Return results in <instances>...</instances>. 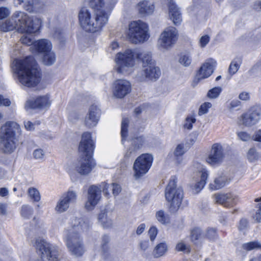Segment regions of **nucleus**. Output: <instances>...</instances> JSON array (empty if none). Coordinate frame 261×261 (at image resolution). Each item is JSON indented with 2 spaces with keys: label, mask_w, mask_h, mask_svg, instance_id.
I'll list each match as a JSON object with an SVG mask.
<instances>
[{
  "label": "nucleus",
  "mask_w": 261,
  "mask_h": 261,
  "mask_svg": "<svg viewBox=\"0 0 261 261\" xmlns=\"http://www.w3.org/2000/svg\"><path fill=\"white\" fill-rule=\"evenodd\" d=\"M13 69L17 74L19 82L24 86L35 87L41 81L40 70L32 56L24 59L14 60Z\"/></svg>",
  "instance_id": "f257e3e1"
},
{
  "label": "nucleus",
  "mask_w": 261,
  "mask_h": 261,
  "mask_svg": "<svg viewBox=\"0 0 261 261\" xmlns=\"http://www.w3.org/2000/svg\"><path fill=\"white\" fill-rule=\"evenodd\" d=\"M41 24L39 18H32L23 12L16 11L9 19L0 23V31L8 32L17 29L20 33L32 34L39 30Z\"/></svg>",
  "instance_id": "f03ea898"
},
{
  "label": "nucleus",
  "mask_w": 261,
  "mask_h": 261,
  "mask_svg": "<svg viewBox=\"0 0 261 261\" xmlns=\"http://www.w3.org/2000/svg\"><path fill=\"white\" fill-rule=\"evenodd\" d=\"M91 134L84 133L82 136L79 149L81 153L80 160L74 164V169L81 175H87L95 166L92 158L94 145Z\"/></svg>",
  "instance_id": "7ed1b4c3"
},
{
  "label": "nucleus",
  "mask_w": 261,
  "mask_h": 261,
  "mask_svg": "<svg viewBox=\"0 0 261 261\" xmlns=\"http://www.w3.org/2000/svg\"><path fill=\"white\" fill-rule=\"evenodd\" d=\"M72 223H73L72 227L65 231L66 245L72 255L81 256L84 254L85 249L82 240L77 232L87 231L89 227V225L77 218H74Z\"/></svg>",
  "instance_id": "20e7f679"
},
{
  "label": "nucleus",
  "mask_w": 261,
  "mask_h": 261,
  "mask_svg": "<svg viewBox=\"0 0 261 261\" xmlns=\"http://www.w3.org/2000/svg\"><path fill=\"white\" fill-rule=\"evenodd\" d=\"M108 14L101 11L92 13L87 7L79 11L78 19L81 27L86 32L95 33L100 31L108 20Z\"/></svg>",
  "instance_id": "39448f33"
},
{
  "label": "nucleus",
  "mask_w": 261,
  "mask_h": 261,
  "mask_svg": "<svg viewBox=\"0 0 261 261\" xmlns=\"http://www.w3.org/2000/svg\"><path fill=\"white\" fill-rule=\"evenodd\" d=\"M21 134L20 126L15 122L8 121L2 126L0 145L5 153H11L15 151Z\"/></svg>",
  "instance_id": "423d86ee"
},
{
  "label": "nucleus",
  "mask_w": 261,
  "mask_h": 261,
  "mask_svg": "<svg viewBox=\"0 0 261 261\" xmlns=\"http://www.w3.org/2000/svg\"><path fill=\"white\" fill-rule=\"evenodd\" d=\"M138 56L137 49H127L117 53L115 58V70L125 75L130 74L134 71L135 59Z\"/></svg>",
  "instance_id": "0eeeda50"
},
{
  "label": "nucleus",
  "mask_w": 261,
  "mask_h": 261,
  "mask_svg": "<svg viewBox=\"0 0 261 261\" xmlns=\"http://www.w3.org/2000/svg\"><path fill=\"white\" fill-rule=\"evenodd\" d=\"M165 197L170 203V208L172 211H177L180 207L183 197L184 192L180 187L176 186V179L172 177L165 190Z\"/></svg>",
  "instance_id": "6e6552de"
},
{
  "label": "nucleus",
  "mask_w": 261,
  "mask_h": 261,
  "mask_svg": "<svg viewBox=\"0 0 261 261\" xmlns=\"http://www.w3.org/2000/svg\"><path fill=\"white\" fill-rule=\"evenodd\" d=\"M148 26L141 20L134 21L129 24L127 37L133 43L143 42L148 38Z\"/></svg>",
  "instance_id": "1a4fd4ad"
},
{
  "label": "nucleus",
  "mask_w": 261,
  "mask_h": 261,
  "mask_svg": "<svg viewBox=\"0 0 261 261\" xmlns=\"http://www.w3.org/2000/svg\"><path fill=\"white\" fill-rule=\"evenodd\" d=\"M41 258H46L48 261H58V248L41 238H37L32 242Z\"/></svg>",
  "instance_id": "9d476101"
},
{
  "label": "nucleus",
  "mask_w": 261,
  "mask_h": 261,
  "mask_svg": "<svg viewBox=\"0 0 261 261\" xmlns=\"http://www.w3.org/2000/svg\"><path fill=\"white\" fill-rule=\"evenodd\" d=\"M109 185L106 182H102L98 186H91L88 190L87 201L85 204V207L88 210H92L97 204L101 198V191L108 197L110 196L108 191Z\"/></svg>",
  "instance_id": "9b49d317"
},
{
  "label": "nucleus",
  "mask_w": 261,
  "mask_h": 261,
  "mask_svg": "<svg viewBox=\"0 0 261 261\" xmlns=\"http://www.w3.org/2000/svg\"><path fill=\"white\" fill-rule=\"evenodd\" d=\"M152 161V156L148 153L142 154L137 158L133 166L134 176L136 179L139 178L148 172Z\"/></svg>",
  "instance_id": "f8f14e48"
},
{
  "label": "nucleus",
  "mask_w": 261,
  "mask_h": 261,
  "mask_svg": "<svg viewBox=\"0 0 261 261\" xmlns=\"http://www.w3.org/2000/svg\"><path fill=\"white\" fill-rule=\"evenodd\" d=\"M261 118V106H255L239 118L240 124L250 127L256 124Z\"/></svg>",
  "instance_id": "ddd939ff"
},
{
  "label": "nucleus",
  "mask_w": 261,
  "mask_h": 261,
  "mask_svg": "<svg viewBox=\"0 0 261 261\" xmlns=\"http://www.w3.org/2000/svg\"><path fill=\"white\" fill-rule=\"evenodd\" d=\"M178 36V31L175 27L171 26L167 27L160 36L159 44L163 48L168 49L175 43Z\"/></svg>",
  "instance_id": "4468645a"
},
{
  "label": "nucleus",
  "mask_w": 261,
  "mask_h": 261,
  "mask_svg": "<svg viewBox=\"0 0 261 261\" xmlns=\"http://www.w3.org/2000/svg\"><path fill=\"white\" fill-rule=\"evenodd\" d=\"M76 199V192L69 189L61 195L55 207V210L60 213L66 211L69 207L70 204L75 202Z\"/></svg>",
  "instance_id": "2eb2a0df"
},
{
  "label": "nucleus",
  "mask_w": 261,
  "mask_h": 261,
  "mask_svg": "<svg viewBox=\"0 0 261 261\" xmlns=\"http://www.w3.org/2000/svg\"><path fill=\"white\" fill-rule=\"evenodd\" d=\"M224 157V150L222 145L217 143L212 146L206 162L211 166H217L222 163Z\"/></svg>",
  "instance_id": "dca6fc26"
},
{
  "label": "nucleus",
  "mask_w": 261,
  "mask_h": 261,
  "mask_svg": "<svg viewBox=\"0 0 261 261\" xmlns=\"http://www.w3.org/2000/svg\"><path fill=\"white\" fill-rule=\"evenodd\" d=\"M131 84L126 80H117L113 84V95L116 98H123L129 94L131 92Z\"/></svg>",
  "instance_id": "f3484780"
},
{
  "label": "nucleus",
  "mask_w": 261,
  "mask_h": 261,
  "mask_svg": "<svg viewBox=\"0 0 261 261\" xmlns=\"http://www.w3.org/2000/svg\"><path fill=\"white\" fill-rule=\"evenodd\" d=\"M142 68L141 75L138 74V80L140 82L147 80L155 81L160 76V69L155 64L151 63L150 65L145 66Z\"/></svg>",
  "instance_id": "a211bd4d"
},
{
  "label": "nucleus",
  "mask_w": 261,
  "mask_h": 261,
  "mask_svg": "<svg viewBox=\"0 0 261 261\" xmlns=\"http://www.w3.org/2000/svg\"><path fill=\"white\" fill-rule=\"evenodd\" d=\"M100 114L99 108L96 105H91L84 119L85 125L89 128L95 126L99 120Z\"/></svg>",
  "instance_id": "6ab92c4d"
},
{
  "label": "nucleus",
  "mask_w": 261,
  "mask_h": 261,
  "mask_svg": "<svg viewBox=\"0 0 261 261\" xmlns=\"http://www.w3.org/2000/svg\"><path fill=\"white\" fill-rule=\"evenodd\" d=\"M51 103L48 95L40 96L35 100H28L25 104V107L31 109H44L48 108Z\"/></svg>",
  "instance_id": "aec40b11"
},
{
  "label": "nucleus",
  "mask_w": 261,
  "mask_h": 261,
  "mask_svg": "<svg viewBox=\"0 0 261 261\" xmlns=\"http://www.w3.org/2000/svg\"><path fill=\"white\" fill-rule=\"evenodd\" d=\"M216 61L210 59L203 64L196 75L198 80L209 77L213 72L214 67L216 65Z\"/></svg>",
  "instance_id": "412c9836"
},
{
  "label": "nucleus",
  "mask_w": 261,
  "mask_h": 261,
  "mask_svg": "<svg viewBox=\"0 0 261 261\" xmlns=\"http://www.w3.org/2000/svg\"><path fill=\"white\" fill-rule=\"evenodd\" d=\"M169 14L175 25L179 24L182 20L179 9L177 7L173 0H170L168 3Z\"/></svg>",
  "instance_id": "4be33fe9"
},
{
  "label": "nucleus",
  "mask_w": 261,
  "mask_h": 261,
  "mask_svg": "<svg viewBox=\"0 0 261 261\" xmlns=\"http://www.w3.org/2000/svg\"><path fill=\"white\" fill-rule=\"evenodd\" d=\"M23 3V8L29 12L37 11L41 7V4L38 0H17V5H21Z\"/></svg>",
  "instance_id": "5701e85b"
},
{
  "label": "nucleus",
  "mask_w": 261,
  "mask_h": 261,
  "mask_svg": "<svg viewBox=\"0 0 261 261\" xmlns=\"http://www.w3.org/2000/svg\"><path fill=\"white\" fill-rule=\"evenodd\" d=\"M137 8L140 15L146 16L153 13L154 7L148 1H143L138 4Z\"/></svg>",
  "instance_id": "b1692460"
},
{
  "label": "nucleus",
  "mask_w": 261,
  "mask_h": 261,
  "mask_svg": "<svg viewBox=\"0 0 261 261\" xmlns=\"http://www.w3.org/2000/svg\"><path fill=\"white\" fill-rule=\"evenodd\" d=\"M34 46L38 52L47 53L51 50L52 45L50 41L42 39L34 43Z\"/></svg>",
  "instance_id": "393cba45"
},
{
  "label": "nucleus",
  "mask_w": 261,
  "mask_h": 261,
  "mask_svg": "<svg viewBox=\"0 0 261 261\" xmlns=\"http://www.w3.org/2000/svg\"><path fill=\"white\" fill-rule=\"evenodd\" d=\"M228 182L227 177L224 175H221L216 177L213 182L209 185V188L212 190H219L223 187Z\"/></svg>",
  "instance_id": "a878e982"
},
{
  "label": "nucleus",
  "mask_w": 261,
  "mask_h": 261,
  "mask_svg": "<svg viewBox=\"0 0 261 261\" xmlns=\"http://www.w3.org/2000/svg\"><path fill=\"white\" fill-rule=\"evenodd\" d=\"M137 54L139 56H137V59H140L142 62V68L145 66L150 65V64H155L154 60H152L151 54L149 51L141 52L137 50Z\"/></svg>",
  "instance_id": "bb28decb"
},
{
  "label": "nucleus",
  "mask_w": 261,
  "mask_h": 261,
  "mask_svg": "<svg viewBox=\"0 0 261 261\" xmlns=\"http://www.w3.org/2000/svg\"><path fill=\"white\" fill-rule=\"evenodd\" d=\"M208 176V171L205 169H202L200 172V180L197 182L194 187V190L195 193L199 192L204 187L206 183V180Z\"/></svg>",
  "instance_id": "cd10ccee"
},
{
  "label": "nucleus",
  "mask_w": 261,
  "mask_h": 261,
  "mask_svg": "<svg viewBox=\"0 0 261 261\" xmlns=\"http://www.w3.org/2000/svg\"><path fill=\"white\" fill-rule=\"evenodd\" d=\"M168 247L165 243H160L154 248L152 254L155 258L163 256L167 251Z\"/></svg>",
  "instance_id": "c85d7f7f"
},
{
  "label": "nucleus",
  "mask_w": 261,
  "mask_h": 261,
  "mask_svg": "<svg viewBox=\"0 0 261 261\" xmlns=\"http://www.w3.org/2000/svg\"><path fill=\"white\" fill-rule=\"evenodd\" d=\"M204 236L202 230L198 227H195L191 230L190 239L192 242L197 243L198 241H201Z\"/></svg>",
  "instance_id": "c756f323"
},
{
  "label": "nucleus",
  "mask_w": 261,
  "mask_h": 261,
  "mask_svg": "<svg viewBox=\"0 0 261 261\" xmlns=\"http://www.w3.org/2000/svg\"><path fill=\"white\" fill-rule=\"evenodd\" d=\"M89 5L95 12H106L104 10V0H88Z\"/></svg>",
  "instance_id": "7c9ffc66"
},
{
  "label": "nucleus",
  "mask_w": 261,
  "mask_h": 261,
  "mask_svg": "<svg viewBox=\"0 0 261 261\" xmlns=\"http://www.w3.org/2000/svg\"><path fill=\"white\" fill-rule=\"evenodd\" d=\"M56 61V56L55 53L50 50L47 53H44L43 58V63L44 65L50 66L53 64Z\"/></svg>",
  "instance_id": "2f4dec72"
},
{
  "label": "nucleus",
  "mask_w": 261,
  "mask_h": 261,
  "mask_svg": "<svg viewBox=\"0 0 261 261\" xmlns=\"http://www.w3.org/2000/svg\"><path fill=\"white\" fill-rule=\"evenodd\" d=\"M242 63V60L240 58L234 59L231 62L229 68V73L233 75L235 74L239 69L240 65Z\"/></svg>",
  "instance_id": "473e14b6"
},
{
  "label": "nucleus",
  "mask_w": 261,
  "mask_h": 261,
  "mask_svg": "<svg viewBox=\"0 0 261 261\" xmlns=\"http://www.w3.org/2000/svg\"><path fill=\"white\" fill-rule=\"evenodd\" d=\"M195 116L194 114H190L187 116L185 119L183 127L185 129L191 130L193 128V124L196 122Z\"/></svg>",
  "instance_id": "72a5a7b5"
},
{
  "label": "nucleus",
  "mask_w": 261,
  "mask_h": 261,
  "mask_svg": "<svg viewBox=\"0 0 261 261\" xmlns=\"http://www.w3.org/2000/svg\"><path fill=\"white\" fill-rule=\"evenodd\" d=\"M215 202L221 204L225 207L227 206V196L226 194H216L213 196Z\"/></svg>",
  "instance_id": "f704fd0d"
},
{
  "label": "nucleus",
  "mask_w": 261,
  "mask_h": 261,
  "mask_svg": "<svg viewBox=\"0 0 261 261\" xmlns=\"http://www.w3.org/2000/svg\"><path fill=\"white\" fill-rule=\"evenodd\" d=\"M178 62L185 67H188L191 64L192 58L189 54H181L178 59Z\"/></svg>",
  "instance_id": "c9c22d12"
},
{
  "label": "nucleus",
  "mask_w": 261,
  "mask_h": 261,
  "mask_svg": "<svg viewBox=\"0 0 261 261\" xmlns=\"http://www.w3.org/2000/svg\"><path fill=\"white\" fill-rule=\"evenodd\" d=\"M129 120L127 118H123L121 122V135L122 137V142H123L127 136V127Z\"/></svg>",
  "instance_id": "e433bc0d"
},
{
  "label": "nucleus",
  "mask_w": 261,
  "mask_h": 261,
  "mask_svg": "<svg viewBox=\"0 0 261 261\" xmlns=\"http://www.w3.org/2000/svg\"><path fill=\"white\" fill-rule=\"evenodd\" d=\"M98 220L103 227H109L112 225V221L107 219V214L105 212H101L99 214Z\"/></svg>",
  "instance_id": "4c0bfd02"
},
{
  "label": "nucleus",
  "mask_w": 261,
  "mask_h": 261,
  "mask_svg": "<svg viewBox=\"0 0 261 261\" xmlns=\"http://www.w3.org/2000/svg\"><path fill=\"white\" fill-rule=\"evenodd\" d=\"M155 217L158 221L163 224L168 223L169 222V218L166 215L162 210L158 211L155 214Z\"/></svg>",
  "instance_id": "58836bf2"
},
{
  "label": "nucleus",
  "mask_w": 261,
  "mask_h": 261,
  "mask_svg": "<svg viewBox=\"0 0 261 261\" xmlns=\"http://www.w3.org/2000/svg\"><path fill=\"white\" fill-rule=\"evenodd\" d=\"M28 194L34 201L38 202L40 200V194L37 189L33 187L30 188L28 189Z\"/></svg>",
  "instance_id": "ea45409f"
},
{
  "label": "nucleus",
  "mask_w": 261,
  "mask_h": 261,
  "mask_svg": "<svg viewBox=\"0 0 261 261\" xmlns=\"http://www.w3.org/2000/svg\"><path fill=\"white\" fill-rule=\"evenodd\" d=\"M247 157L249 162H254L258 160L259 155L255 148H251L248 150Z\"/></svg>",
  "instance_id": "a19ab883"
},
{
  "label": "nucleus",
  "mask_w": 261,
  "mask_h": 261,
  "mask_svg": "<svg viewBox=\"0 0 261 261\" xmlns=\"http://www.w3.org/2000/svg\"><path fill=\"white\" fill-rule=\"evenodd\" d=\"M222 90V89L220 87H214L208 91L207 97L211 99L216 98L219 96Z\"/></svg>",
  "instance_id": "79ce46f5"
},
{
  "label": "nucleus",
  "mask_w": 261,
  "mask_h": 261,
  "mask_svg": "<svg viewBox=\"0 0 261 261\" xmlns=\"http://www.w3.org/2000/svg\"><path fill=\"white\" fill-rule=\"evenodd\" d=\"M228 197L227 200V206L226 207H231L236 205L239 201L238 197L231 193H227Z\"/></svg>",
  "instance_id": "37998d69"
},
{
  "label": "nucleus",
  "mask_w": 261,
  "mask_h": 261,
  "mask_svg": "<svg viewBox=\"0 0 261 261\" xmlns=\"http://www.w3.org/2000/svg\"><path fill=\"white\" fill-rule=\"evenodd\" d=\"M175 249L178 251H182L184 253H189L190 252V246L186 244L184 241L179 242L176 245Z\"/></svg>",
  "instance_id": "c03bdc74"
},
{
  "label": "nucleus",
  "mask_w": 261,
  "mask_h": 261,
  "mask_svg": "<svg viewBox=\"0 0 261 261\" xmlns=\"http://www.w3.org/2000/svg\"><path fill=\"white\" fill-rule=\"evenodd\" d=\"M244 250L250 251L254 249L261 248V244L258 242H250L242 245Z\"/></svg>",
  "instance_id": "a18cd8bd"
},
{
  "label": "nucleus",
  "mask_w": 261,
  "mask_h": 261,
  "mask_svg": "<svg viewBox=\"0 0 261 261\" xmlns=\"http://www.w3.org/2000/svg\"><path fill=\"white\" fill-rule=\"evenodd\" d=\"M33 208L28 205H23L21 209V215L25 219H29L33 214Z\"/></svg>",
  "instance_id": "49530a36"
},
{
  "label": "nucleus",
  "mask_w": 261,
  "mask_h": 261,
  "mask_svg": "<svg viewBox=\"0 0 261 261\" xmlns=\"http://www.w3.org/2000/svg\"><path fill=\"white\" fill-rule=\"evenodd\" d=\"M204 237L211 241H214L218 238L217 231L214 228H210L206 230Z\"/></svg>",
  "instance_id": "de8ad7c7"
},
{
  "label": "nucleus",
  "mask_w": 261,
  "mask_h": 261,
  "mask_svg": "<svg viewBox=\"0 0 261 261\" xmlns=\"http://www.w3.org/2000/svg\"><path fill=\"white\" fill-rule=\"evenodd\" d=\"M212 103L209 102H205L202 103L199 109V115H202L207 113L208 109L212 107Z\"/></svg>",
  "instance_id": "09e8293b"
},
{
  "label": "nucleus",
  "mask_w": 261,
  "mask_h": 261,
  "mask_svg": "<svg viewBox=\"0 0 261 261\" xmlns=\"http://www.w3.org/2000/svg\"><path fill=\"white\" fill-rule=\"evenodd\" d=\"M20 42L27 45H31L34 43L33 38L30 35H23L20 39Z\"/></svg>",
  "instance_id": "8fccbe9b"
},
{
  "label": "nucleus",
  "mask_w": 261,
  "mask_h": 261,
  "mask_svg": "<svg viewBox=\"0 0 261 261\" xmlns=\"http://www.w3.org/2000/svg\"><path fill=\"white\" fill-rule=\"evenodd\" d=\"M144 142V138L142 136H140L134 138L133 140V144L134 148L138 149L141 148Z\"/></svg>",
  "instance_id": "3c124183"
},
{
  "label": "nucleus",
  "mask_w": 261,
  "mask_h": 261,
  "mask_svg": "<svg viewBox=\"0 0 261 261\" xmlns=\"http://www.w3.org/2000/svg\"><path fill=\"white\" fill-rule=\"evenodd\" d=\"M44 151L41 149H35L33 153V157L36 160H42L44 156Z\"/></svg>",
  "instance_id": "603ef678"
},
{
  "label": "nucleus",
  "mask_w": 261,
  "mask_h": 261,
  "mask_svg": "<svg viewBox=\"0 0 261 261\" xmlns=\"http://www.w3.org/2000/svg\"><path fill=\"white\" fill-rule=\"evenodd\" d=\"M185 153L184 145L183 144H178L174 151V155L175 156H180Z\"/></svg>",
  "instance_id": "864d4df0"
},
{
  "label": "nucleus",
  "mask_w": 261,
  "mask_h": 261,
  "mask_svg": "<svg viewBox=\"0 0 261 261\" xmlns=\"http://www.w3.org/2000/svg\"><path fill=\"white\" fill-rule=\"evenodd\" d=\"M158 234V229L155 226H152L148 231V234L150 237V241L153 242Z\"/></svg>",
  "instance_id": "5fc2aeb1"
},
{
  "label": "nucleus",
  "mask_w": 261,
  "mask_h": 261,
  "mask_svg": "<svg viewBox=\"0 0 261 261\" xmlns=\"http://www.w3.org/2000/svg\"><path fill=\"white\" fill-rule=\"evenodd\" d=\"M10 14L9 9L6 7L0 8V19L7 17Z\"/></svg>",
  "instance_id": "6e6d98bb"
},
{
  "label": "nucleus",
  "mask_w": 261,
  "mask_h": 261,
  "mask_svg": "<svg viewBox=\"0 0 261 261\" xmlns=\"http://www.w3.org/2000/svg\"><path fill=\"white\" fill-rule=\"evenodd\" d=\"M112 193L114 196H116L118 195L121 191V188L118 184L113 183L112 185Z\"/></svg>",
  "instance_id": "4d7b16f0"
},
{
  "label": "nucleus",
  "mask_w": 261,
  "mask_h": 261,
  "mask_svg": "<svg viewBox=\"0 0 261 261\" xmlns=\"http://www.w3.org/2000/svg\"><path fill=\"white\" fill-rule=\"evenodd\" d=\"M210 41V37L208 35L202 36L199 40L200 45L201 47H205Z\"/></svg>",
  "instance_id": "13d9d810"
},
{
  "label": "nucleus",
  "mask_w": 261,
  "mask_h": 261,
  "mask_svg": "<svg viewBox=\"0 0 261 261\" xmlns=\"http://www.w3.org/2000/svg\"><path fill=\"white\" fill-rule=\"evenodd\" d=\"M239 138L243 141H247L250 139V136L244 132H241L238 133Z\"/></svg>",
  "instance_id": "bf43d9fd"
},
{
  "label": "nucleus",
  "mask_w": 261,
  "mask_h": 261,
  "mask_svg": "<svg viewBox=\"0 0 261 261\" xmlns=\"http://www.w3.org/2000/svg\"><path fill=\"white\" fill-rule=\"evenodd\" d=\"M109 241V238L107 235H104L102 238L101 247L104 252H106L108 250L107 243Z\"/></svg>",
  "instance_id": "052dcab7"
},
{
  "label": "nucleus",
  "mask_w": 261,
  "mask_h": 261,
  "mask_svg": "<svg viewBox=\"0 0 261 261\" xmlns=\"http://www.w3.org/2000/svg\"><path fill=\"white\" fill-rule=\"evenodd\" d=\"M253 219L257 222H261V203L258 204V210H257L255 215L253 216Z\"/></svg>",
  "instance_id": "680f3d73"
},
{
  "label": "nucleus",
  "mask_w": 261,
  "mask_h": 261,
  "mask_svg": "<svg viewBox=\"0 0 261 261\" xmlns=\"http://www.w3.org/2000/svg\"><path fill=\"white\" fill-rule=\"evenodd\" d=\"M140 248L142 251L146 250L149 247V242L148 240L141 241L139 243Z\"/></svg>",
  "instance_id": "e2e57ef3"
},
{
  "label": "nucleus",
  "mask_w": 261,
  "mask_h": 261,
  "mask_svg": "<svg viewBox=\"0 0 261 261\" xmlns=\"http://www.w3.org/2000/svg\"><path fill=\"white\" fill-rule=\"evenodd\" d=\"M248 226V221L246 219H242L240 221L239 229L240 230L245 229Z\"/></svg>",
  "instance_id": "0e129e2a"
},
{
  "label": "nucleus",
  "mask_w": 261,
  "mask_h": 261,
  "mask_svg": "<svg viewBox=\"0 0 261 261\" xmlns=\"http://www.w3.org/2000/svg\"><path fill=\"white\" fill-rule=\"evenodd\" d=\"M11 105L10 100L8 98H4L2 95H0V106H9Z\"/></svg>",
  "instance_id": "69168bd1"
},
{
  "label": "nucleus",
  "mask_w": 261,
  "mask_h": 261,
  "mask_svg": "<svg viewBox=\"0 0 261 261\" xmlns=\"http://www.w3.org/2000/svg\"><path fill=\"white\" fill-rule=\"evenodd\" d=\"M239 98L242 100H248L250 98V94L249 92H242L239 94Z\"/></svg>",
  "instance_id": "338daca9"
},
{
  "label": "nucleus",
  "mask_w": 261,
  "mask_h": 261,
  "mask_svg": "<svg viewBox=\"0 0 261 261\" xmlns=\"http://www.w3.org/2000/svg\"><path fill=\"white\" fill-rule=\"evenodd\" d=\"M253 139L254 141L261 142V129L255 132Z\"/></svg>",
  "instance_id": "774afa93"
}]
</instances>
